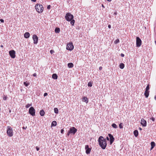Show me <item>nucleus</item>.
<instances>
[{
	"mask_svg": "<svg viewBox=\"0 0 156 156\" xmlns=\"http://www.w3.org/2000/svg\"><path fill=\"white\" fill-rule=\"evenodd\" d=\"M98 141L101 148L103 149H105L107 145L106 139L102 136H100L98 139Z\"/></svg>",
	"mask_w": 156,
	"mask_h": 156,
	"instance_id": "nucleus-1",
	"label": "nucleus"
},
{
	"mask_svg": "<svg viewBox=\"0 0 156 156\" xmlns=\"http://www.w3.org/2000/svg\"><path fill=\"white\" fill-rule=\"evenodd\" d=\"M77 129L74 127H72L70 128L67 134V136H69L70 134L72 133L74 135L77 132Z\"/></svg>",
	"mask_w": 156,
	"mask_h": 156,
	"instance_id": "nucleus-2",
	"label": "nucleus"
},
{
	"mask_svg": "<svg viewBox=\"0 0 156 156\" xmlns=\"http://www.w3.org/2000/svg\"><path fill=\"white\" fill-rule=\"evenodd\" d=\"M35 9L40 13L42 12L43 11V7L42 5L37 4L35 5Z\"/></svg>",
	"mask_w": 156,
	"mask_h": 156,
	"instance_id": "nucleus-3",
	"label": "nucleus"
},
{
	"mask_svg": "<svg viewBox=\"0 0 156 156\" xmlns=\"http://www.w3.org/2000/svg\"><path fill=\"white\" fill-rule=\"evenodd\" d=\"M7 133L9 137H12L13 135V131L12 128L10 126H8L7 130Z\"/></svg>",
	"mask_w": 156,
	"mask_h": 156,
	"instance_id": "nucleus-4",
	"label": "nucleus"
},
{
	"mask_svg": "<svg viewBox=\"0 0 156 156\" xmlns=\"http://www.w3.org/2000/svg\"><path fill=\"white\" fill-rule=\"evenodd\" d=\"M73 16L69 12L67 13L65 16L66 20H73Z\"/></svg>",
	"mask_w": 156,
	"mask_h": 156,
	"instance_id": "nucleus-5",
	"label": "nucleus"
},
{
	"mask_svg": "<svg viewBox=\"0 0 156 156\" xmlns=\"http://www.w3.org/2000/svg\"><path fill=\"white\" fill-rule=\"evenodd\" d=\"M74 48V46L72 42H69L67 45L66 49L69 51L72 50Z\"/></svg>",
	"mask_w": 156,
	"mask_h": 156,
	"instance_id": "nucleus-6",
	"label": "nucleus"
},
{
	"mask_svg": "<svg viewBox=\"0 0 156 156\" xmlns=\"http://www.w3.org/2000/svg\"><path fill=\"white\" fill-rule=\"evenodd\" d=\"M29 112L32 116H34L35 115V110L34 107H31L30 108Z\"/></svg>",
	"mask_w": 156,
	"mask_h": 156,
	"instance_id": "nucleus-7",
	"label": "nucleus"
},
{
	"mask_svg": "<svg viewBox=\"0 0 156 156\" xmlns=\"http://www.w3.org/2000/svg\"><path fill=\"white\" fill-rule=\"evenodd\" d=\"M142 41L141 39L138 37H136V46L140 47L141 45Z\"/></svg>",
	"mask_w": 156,
	"mask_h": 156,
	"instance_id": "nucleus-8",
	"label": "nucleus"
},
{
	"mask_svg": "<svg viewBox=\"0 0 156 156\" xmlns=\"http://www.w3.org/2000/svg\"><path fill=\"white\" fill-rule=\"evenodd\" d=\"M15 51L14 50H12L9 51V54L12 58H14L16 57Z\"/></svg>",
	"mask_w": 156,
	"mask_h": 156,
	"instance_id": "nucleus-9",
	"label": "nucleus"
},
{
	"mask_svg": "<svg viewBox=\"0 0 156 156\" xmlns=\"http://www.w3.org/2000/svg\"><path fill=\"white\" fill-rule=\"evenodd\" d=\"M33 39L34 44H37L38 41V38L36 35H34L33 36Z\"/></svg>",
	"mask_w": 156,
	"mask_h": 156,
	"instance_id": "nucleus-10",
	"label": "nucleus"
},
{
	"mask_svg": "<svg viewBox=\"0 0 156 156\" xmlns=\"http://www.w3.org/2000/svg\"><path fill=\"white\" fill-rule=\"evenodd\" d=\"M85 149L86 153L87 154H89L91 151V148H89V146L87 145L85 146Z\"/></svg>",
	"mask_w": 156,
	"mask_h": 156,
	"instance_id": "nucleus-11",
	"label": "nucleus"
},
{
	"mask_svg": "<svg viewBox=\"0 0 156 156\" xmlns=\"http://www.w3.org/2000/svg\"><path fill=\"white\" fill-rule=\"evenodd\" d=\"M108 135L110 139V144H112L114 141V138L113 137V136L110 134H109Z\"/></svg>",
	"mask_w": 156,
	"mask_h": 156,
	"instance_id": "nucleus-12",
	"label": "nucleus"
},
{
	"mask_svg": "<svg viewBox=\"0 0 156 156\" xmlns=\"http://www.w3.org/2000/svg\"><path fill=\"white\" fill-rule=\"evenodd\" d=\"M140 123L143 126H147V122L144 119H142L141 120Z\"/></svg>",
	"mask_w": 156,
	"mask_h": 156,
	"instance_id": "nucleus-13",
	"label": "nucleus"
},
{
	"mask_svg": "<svg viewBox=\"0 0 156 156\" xmlns=\"http://www.w3.org/2000/svg\"><path fill=\"white\" fill-rule=\"evenodd\" d=\"M82 99L83 101L85 102L86 103H88V99L86 97H84L82 98Z\"/></svg>",
	"mask_w": 156,
	"mask_h": 156,
	"instance_id": "nucleus-14",
	"label": "nucleus"
},
{
	"mask_svg": "<svg viewBox=\"0 0 156 156\" xmlns=\"http://www.w3.org/2000/svg\"><path fill=\"white\" fill-rule=\"evenodd\" d=\"M30 34L28 32H26L24 34V37L26 38H28L30 37Z\"/></svg>",
	"mask_w": 156,
	"mask_h": 156,
	"instance_id": "nucleus-15",
	"label": "nucleus"
},
{
	"mask_svg": "<svg viewBox=\"0 0 156 156\" xmlns=\"http://www.w3.org/2000/svg\"><path fill=\"white\" fill-rule=\"evenodd\" d=\"M133 134L136 137H137L138 135V131L137 130H135L133 131Z\"/></svg>",
	"mask_w": 156,
	"mask_h": 156,
	"instance_id": "nucleus-16",
	"label": "nucleus"
},
{
	"mask_svg": "<svg viewBox=\"0 0 156 156\" xmlns=\"http://www.w3.org/2000/svg\"><path fill=\"white\" fill-rule=\"evenodd\" d=\"M149 91L145 90L144 94L146 98H147L148 97L149 95Z\"/></svg>",
	"mask_w": 156,
	"mask_h": 156,
	"instance_id": "nucleus-17",
	"label": "nucleus"
},
{
	"mask_svg": "<svg viewBox=\"0 0 156 156\" xmlns=\"http://www.w3.org/2000/svg\"><path fill=\"white\" fill-rule=\"evenodd\" d=\"M45 114L44 111L43 110H41L40 112V114L41 116L44 115Z\"/></svg>",
	"mask_w": 156,
	"mask_h": 156,
	"instance_id": "nucleus-18",
	"label": "nucleus"
},
{
	"mask_svg": "<svg viewBox=\"0 0 156 156\" xmlns=\"http://www.w3.org/2000/svg\"><path fill=\"white\" fill-rule=\"evenodd\" d=\"M52 77L54 79H57L58 78V76L55 73H54L52 75Z\"/></svg>",
	"mask_w": 156,
	"mask_h": 156,
	"instance_id": "nucleus-19",
	"label": "nucleus"
},
{
	"mask_svg": "<svg viewBox=\"0 0 156 156\" xmlns=\"http://www.w3.org/2000/svg\"><path fill=\"white\" fill-rule=\"evenodd\" d=\"M55 31L56 33H59L60 32V28L58 27H56L55 29Z\"/></svg>",
	"mask_w": 156,
	"mask_h": 156,
	"instance_id": "nucleus-20",
	"label": "nucleus"
},
{
	"mask_svg": "<svg viewBox=\"0 0 156 156\" xmlns=\"http://www.w3.org/2000/svg\"><path fill=\"white\" fill-rule=\"evenodd\" d=\"M73 64L72 63H69L68 64V66L69 68H72L73 66Z\"/></svg>",
	"mask_w": 156,
	"mask_h": 156,
	"instance_id": "nucleus-21",
	"label": "nucleus"
},
{
	"mask_svg": "<svg viewBox=\"0 0 156 156\" xmlns=\"http://www.w3.org/2000/svg\"><path fill=\"white\" fill-rule=\"evenodd\" d=\"M155 145V144L154 142H152L151 143V149H152Z\"/></svg>",
	"mask_w": 156,
	"mask_h": 156,
	"instance_id": "nucleus-22",
	"label": "nucleus"
},
{
	"mask_svg": "<svg viewBox=\"0 0 156 156\" xmlns=\"http://www.w3.org/2000/svg\"><path fill=\"white\" fill-rule=\"evenodd\" d=\"M57 125V122L56 121H53L51 124V126H55Z\"/></svg>",
	"mask_w": 156,
	"mask_h": 156,
	"instance_id": "nucleus-23",
	"label": "nucleus"
},
{
	"mask_svg": "<svg viewBox=\"0 0 156 156\" xmlns=\"http://www.w3.org/2000/svg\"><path fill=\"white\" fill-rule=\"evenodd\" d=\"M124 64L123 63H121L119 65V67L121 69H123L124 67Z\"/></svg>",
	"mask_w": 156,
	"mask_h": 156,
	"instance_id": "nucleus-24",
	"label": "nucleus"
},
{
	"mask_svg": "<svg viewBox=\"0 0 156 156\" xmlns=\"http://www.w3.org/2000/svg\"><path fill=\"white\" fill-rule=\"evenodd\" d=\"M68 21H71L70 22L71 24L73 26L75 23V20H67Z\"/></svg>",
	"mask_w": 156,
	"mask_h": 156,
	"instance_id": "nucleus-25",
	"label": "nucleus"
},
{
	"mask_svg": "<svg viewBox=\"0 0 156 156\" xmlns=\"http://www.w3.org/2000/svg\"><path fill=\"white\" fill-rule=\"evenodd\" d=\"M54 111L56 114H58V109L57 108H54Z\"/></svg>",
	"mask_w": 156,
	"mask_h": 156,
	"instance_id": "nucleus-26",
	"label": "nucleus"
},
{
	"mask_svg": "<svg viewBox=\"0 0 156 156\" xmlns=\"http://www.w3.org/2000/svg\"><path fill=\"white\" fill-rule=\"evenodd\" d=\"M112 126L113 128H117V125L115 123L112 124Z\"/></svg>",
	"mask_w": 156,
	"mask_h": 156,
	"instance_id": "nucleus-27",
	"label": "nucleus"
},
{
	"mask_svg": "<svg viewBox=\"0 0 156 156\" xmlns=\"http://www.w3.org/2000/svg\"><path fill=\"white\" fill-rule=\"evenodd\" d=\"M92 85V83L91 82H89L88 84V87H91Z\"/></svg>",
	"mask_w": 156,
	"mask_h": 156,
	"instance_id": "nucleus-28",
	"label": "nucleus"
},
{
	"mask_svg": "<svg viewBox=\"0 0 156 156\" xmlns=\"http://www.w3.org/2000/svg\"><path fill=\"white\" fill-rule=\"evenodd\" d=\"M32 105V104H28L26 106V108H29L30 106Z\"/></svg>",
	"mask_w": 156,
	"mask_h": 156,
	"instance_id": "nucleus-29",
	"label": "nucleus"
},
{
	"mask_svg": "<svg viewBox=\"0 0 156 156\" xmlns=\"http://www.w3.org/2000/svg\"><path fill=\"white\" fill-rule=\"evenodd\" d=\"M23 84L26 87L28 86L29 85V83H27V82H24L23 83Z\"/></svg>",
	"mask_w": 156,
	"mask_h": 156,
	"instance_id": "nucleus-30",
	"label": "nucleus"
},
{
	"mask_svg": "<svg viewBox=\"0 0 156 156\" xmlns=\"http://www.w3.org/2000/svg\"><path fill=\"white\" fill-rule=\"evenodd\" d=\"M149 85H148L145 89V90L146 91H149Z\"/></svg>",
	"mask_w": 156,
	"mask_h": 156,
	"instance_id": "nucleus-31",
	"label": "nucleus"
},
{
	"mask_svg": "<svg viewBox=\"0 0 156 156\" xmlns=\"http://www.w3.org/2000/svg\"><path fill=\"white\" fill-rule=\"evenodd\" d=\"M119 42V39H116V40H115V41H114V43H115V44H117Z\"/></svg>",
	"mask_w": 156,
	"mask_h": 156,
	"instance_id": "nucleus-32",
	"label": "nucleus"
},
{
	"mask_svg": "<svg viewBox=\"0 0 156 156\" xmlns=\"http://www.w3.org/2000/svg\"><path fill=\"white\" fill-rule=\"evenodd\" d=\"M7 97L6 96L4 95L3 97V99L4 100H5L7 99Z\"/></svg>",
	"mask_w": 156,
	"mask_h": 156,
	"instance_id": "nucleus-33",
	"label": "nucleus"
},
{
	"mask_svg": "<svg viewBox=\"0 0 156 156\" xmlns=\"http://www.w3.org/2000/svg\"><path fill=\"white\" fill-rule=\"evenodd\" d=\"M64 132V130L63 129H62L61 130V133L62 134H63Z\"/></svg>",
	"mask_w": 156,
	"mask_h": 156,
	"instance_id": "nucleus-34",
	"label": "nucleus"
},
{
	"mask_svg": "<svg viewBox=\"0 0 156 156\" xmlns=\"http://www.w3.org/2000/svg\"><path fill=\"white\" fill-rule=\"evenodd\" d=\"M51 5H49L47 6V9H50Z\"/></svg>",
	"mask_w": 156,
	"mask_h": 156,
	"instance_id": "nucleus-35",
	"label": "nucleus"
},
{
	"mask_svg": "<svg viewBox=\"0 0 156 156\" xmlns=\"http://www.w3.org/2000/svg\"><path fill=\"white\" fill-rule=\"evenodd\" d=\"M50 52L51 54H52L54 52V50H51L50 51Z\"/></svg>",
	"mask_w": 156,
	"mask_h": 156,
	"instance_id": "nucleus-36",
	"label": "nucleus"
},
{
	"mask_svg": "<svg viewBox=\"0 0 156 156\" xmlns=\"http://www.w3.org/2000/svg\"><path fill=\"white\" fill-rule=\"evenodd\" d=\"M47 95H48V94H47V93H45L44 94V97H45V96H47Z\"/></svg>",
	"mask_w": 156,
	"mask_h": 156,
	"instance_id": "nucleus-37",
	"label": "nucleus"
},
{
	"mask_svg": "<svg viewBox=\"0 0 156 156\" xmlns=\"http://www.w3.org/2000/svg\"><path fill=\"white\" fill-rule=\"evenodd\" d=\"M151 119L153 121H154L155 120V119L153 117H152Z\"/></svg>",
	"mask_w": 156,
	"mask_h": 156,
	"instance_id": "nucleus-38",
	"label": "nucleus"
},
{
	"mask_svg": "<svg viewBox=\"0 0 156 156\" xmlns=\"http://www.w3.org/2000/svg\"><path fill=\"white\" fill-rule=\"evenodd\" d=\"M120 55L122 57H124V55L122 53H121Z\"/></svg>",
	"mask_w": 156,
	"mask_h": 156,
	"instance_id": "nucleus-39",
	"label": "nucleus"
},
{
	"mask_svg": "<svg viewBox=\"0 0 156 156\" xmlns=\"http://www.w3.org/2000/svg\"><path fill=\"white\" fill-rule=\"evenodd\" d=\"M36 149L37 151H39V148L38 147H36Z\"/></svg>",
	"mask_w": 156,
	"mask_h": 156,
	"instance_id": "nucleus-40",
	"label": "nucleus"
},
{
	"mask_svg": "<svg viewBox=\"0 0 156 156\" xmlns=\"http://www.w3.org/2000/svg\"><path fill=\"white\" fill-rule=\"evenodd\" d=\"M119 127H120V128H122V126H121V124H120L119 125Z\"/></svg>",
	"mask_w": 156,
	"mask_h": 156,
	"instance_id": "nucleus-41",
	"label": "nucleus"
},
{
	"mask_svg": "<svg viewBox=\"0 0 156 156\" xmlns=\"http://www.w3.org/2000/svg\"><path fill=\"white\" fill-rule=\"evenodd\" d=\"M33 76H37V74L36 73H34L33 74Z\"/></svg>",
	"mask_w": 156,
	"mask_h": 156,
	"instance_id": "nucleus-42",
	"label": "nucleus"
},
{
	"mask_svg": "<svg viewBox=\"0 0 156 156\" xmlns=\"http://www.w3.org/2000/svg\"><path fill=\"white\" fill-rule=\"evenodd\" d=\"M102 69V68L101 66H100L99 67V70H101Z\"/></svg>",
	"mask_w": 156,
	"mask_h": 156,
	"instance_id": "nucleus-43",
	"label": "nucleus"
},
{
	"mask_svg": "<svg viewBox=\"0 0 156 156\" xmlns=\"http://www.w3.org/2000/svg\"><path fill=\"white\" fill-rule=\"evenodd\" d=\"M117 14V12H115L113 14L114 15H116Z\"/></svg>",
	"mask_w": 156,
	"mask_h": 156,
	"instance_id": "nucleus-44",
	"label": "nucleus"
},
{
	"mask_svg": "<svg viewBox=\"0 0 156 156\" xmlns=\"http://www.w3.org/2000/svg\"><path fill=\"white\" fill-rule=\"evenodd\" d=\"M108 27L110 29L111 28V25L110 24L108 25Z\"/></svg>",
	"mask_w": 156,
	"mask_h": 156,
	"instance_id": "nucleus-45",
	"label": "nucleus"
},
{
	"mask_svg": "<svg viewBox=\"0 0 156 156\" xmlns=\"http://www.w3.org/2000/svg\"><path fill=\"white\" fill-rule=\"evenodd\" d=\"M106 139L108 140H109V138L108 136H107L106 137Z\"/></svg>",
	"mask_w": 156,
	"mask_h": 156,
	"instance_id": "nucleus-46",
	"label": "nucleus"
},
{
	"mask_svg": "<svg viewBox=\"0 0 156 156\" xmlns=\"http://www.w3.org/2000/svg\"><path fill=\"white\" fill-rule=\"evenodd\" d=\"M27 128V127L26 126L25 127H23V129H26Z\"/></svg>",
	"mask_w": 156,
	"mask_h": 156,
	"instance_id": "nucleus-47",
	"label": "nucleus"
},
{
	"mask_svg": "<svg viewBox=\"0 0 156 156\" xmlns=\"http://www.w3.org/2000/svg\"><path fill=\"white\" fill-rule=\"evenodd\" d=\"M36 0H31V1L32 2H35L36 1Z\"/></svg>",
	"mask_w": 156,
	"mask_h": 156,
	"instance_id": "nucleus-48",
	"label": "nucleus"
},
{
	"mask_svg": "<svg viewBox=\"0 0 156 156\" xmlns=\"http://www.w3.org/2000/svg\"><path fill=\"white\" fill-rule=\"evenodd\" d=\"M1 23H3L4 22V20H0Z\"/></svg>",
	"mask_w": 156,
	"mask_h": 156,
	"instance_id": "nucleus-49",
	"label": "nucleus"
},
{
	"mask_svg": "<svg viewBox=\"0 0 156 156\" xmlns=\"http://www.w3.org/2000/svg\"><path fill=\"white\" fill-rule=\"evenodd\" d=\"M102 6L103 8H105V7L103 4H102Z\"/></svg>",
	"mask_w": 156,
	"mask_h": 156,
	"instance_id": "nucleus-50",
	"label": "nucleus"
},
{
	"mask_svg": "<svg viewBox=\"0 0 156 156\" xmlns=\"http://www.w3.org/2000/svg\"><path fill=\"white\" fill-rule=\"evenodd\" d=\"M0 47H3V45H1Z\"/></svg>",
	"mask_w": 156,
	"mask_h": 156,
	"instance_id": "nucleus-51",
	"label": "nucleus"
},
{
	"mask_svg": "<svg viewBox=\"0 0 156 156\" xmlns=\"http://www.w3.org/2000/svg\"><path fill=\"white\" fill-rule=\"evenodd\" d=\"M108 1V2H110L112 1V0H107Z\"/></svg>",
	"mask_w": 156,
	"mask_h": 156,
	"instance_id": "nucleus-52",
	"label": "nucleus"
},
{
	"mask_svg": "<svg viewBox=\"0 0 156 156\" xmlns=\"http://www.w3.org/2000/svg\"><path fill=\"white\" fill-rule=\"evenodd\" d=\"M154 99L156 100V96H155Z\"/></svg>",
	"mask_w": 156,
	"mask_h": 156,
	"instance_id": "nucleus-53",
	"label": "nucleus"
},
{
	"mask_svg": "<svg viewBox=\"0 0 156 156\" xmlns=\"http://www.w3.org/2000/svg\"><path fill=\"white\" fill-rule=\"evenodd\" d=\"M139 129H140V130H141L142 129L141 128H139Z\"/></svg>",
	"mask_w": 156,
	"mask_h": 156,
	"instance_id": "nucleus-54",
	"label": "nucleus"
}]
</instances>
